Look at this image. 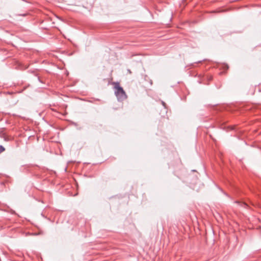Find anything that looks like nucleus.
Wrapping results in <instances>:
<instances>
[{"mask_svg":"<svg viewBox=\"0 0 261 261\" xmlns=\"http://www.w3.org/2000/svg\"><path fill=\"white\" fill-rule=\"evenodd\" d=\"M114 88V93L119 101H123L125 100L127 96L123 88L120 86L118 82L113 83Z\"/></svg>","mask_w":261,"mask_h":261,"instance_id":"1","label":"nucleus"},{"mask_svg":"<svg viewBox=\"0 0 261 261\" xmlns=\"http://www.w3.org/2000/svg\"><path fill=\"white\" fill-rule=\"evenodd\" d=\"M5 149L4 146L2 145H0V153L3 152L4 151H5Z\"/></svg>","mask_w":261,"mask_h":261,"instance_id":"2","label":"nucleus"},{"mask_svg":"<svg viewBox=\"0 0 261 261\" xmlns=\"http://www.w3.org/2000/svg\"><path fill=\"white\" fill-rule=\"evenodd\" d=\"M162 103L163 106L165 108H166V103H165V102H164L163 101H162Z\"/></svg>","mask_w":261,"mask_h":261,"instance_id":"3","label":"nucleus"}]
</instances>
